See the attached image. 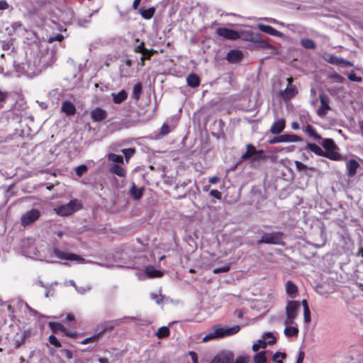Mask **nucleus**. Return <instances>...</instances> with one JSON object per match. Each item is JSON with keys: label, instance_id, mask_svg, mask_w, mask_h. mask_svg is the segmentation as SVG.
<instances>
[{"label": "nucleus", "instance_id": "obj_59", "mask_svg": "<svg viewBox=\"0 0 363 363\" xmlns=\"http://www.w3.org/2000/svg\"><path fill=\"white\" fill-rule=\"evenodd\" d=\"M30 250H31V252H30V253H29L28 255H26V256L30 257H33V258L38 259V254H37V252H36V249H35V247H30Z\"/></svg>", "mask_w": 363, "mask_h": 363}, {"label": "nucleus", "instance_id": "obj_8", "mask_svg": "<svg viewBox=\"0 0 363 363\" xmlns=\"http://www.w3.org/2000/svg\"><path fill=\"white\" fill-rule=\"evenodd\" d=\"M319 98H320V106L317 110V114L320 117H323L328 113V111L330 109V107L329 105L330 99L325 94H320Z\"/></svg>", "mask_w": 363, "mask_h": 363}, {"label": "nucleus", "instance_id": "obj_14", "mask_svg": "<svg viewBox=\"0 0 363 363\" xmlns=\"http://www.w3.org/2000/svg\"><path fill=\"white\" fill-rule=\"evenodd\" d=\"M246 147L247 151L241 157L242 160L250 159L257 153H264L262 150H257L252 144H247Z\"/></svg>", "mask_w": 363, "mask_h": 363}, {"label": "nucleus", "instance_id": "obj_18", "mask_svg": "<svg viewBox=\"0 0 363 363\" xmlns=\"http://www.w3.org/2000/svg\"><path fill=\"white\" fill-rule=\"evenodd\" d=\"M62 111L67 116H72L76 112L75 106L69 101H66L62 103Z\"/></svg>", "mask_w": 363, "mask_h": 363}, {"label": "nucleus", "instance_id": "obj_17", "mask_svg": "<svg viewBox=\"0 0 363 363\" xmlns=\"http://www.w3.org/2000/svg\"><path fill=\"white\" fill-rule=\"evenodd\" d=\"M144 189L143 187H137L136 185L133 183L130 189V194L135 200H139L143 195Z\"/></svg>", "mask_w": 363, "mask_h": 363}, {"label": "nucleus", "instance_id": "obj_64", "mask_svg": "<svg viewBox=\"0 0 363 363\" xmlns=\"http://www.w3.org/2000/svg\"><path fill=\"white\" fill-rule=\"evenodd\" d=\"M342 64L345 65V66H349V67L353 66V64L351 62L347 61V60H345L343 58L340 59V65H342Z\"/></svg>", "mask_w": 363, "mask_h": 363}, {"label": "nucleus", "instance_id": "obj_55", "mask_svg": "<svg viewBox=\"0 0 363 363\" xmlns=\"http://www.w3.org/2000/svg\"><path fill=\"white\" fill-rule=\"evenodd\" d=\"M60 352L65 355L68 359H71L73 357L72 352L67 350V349H63L60 350Z\"/></svg>", "mask_w": 363, "mask_h": 363}, {"label": "nucleus", "instance_id": "obj_37", "mask_svg": "<svg viewBox=\"0 0 363 363\" xmlns=\"http://www.w3.org/2000/svg\"><path fill=\"white\" fill-rule=\"evenodd\" d=\"M286 354L284 352H277L274 354L272 357L273 361L276 363H283V359H286Z\"/></svg>", "mask_w": 363, "mask_h": 363}, {"label": "nucleus", "instance_id": "obj_2", "mask_svg": "<svg viewBox=\"0 0 363 363\" xmlns=\"http://www.w3.org/2000/svg\"><path fill=\"white\" fill-rule=\"evenodd\" d=\"M240 327L235 325L230 328L223 327L221 325H216L213 328V330L207 334L203 338V342H208L212 340L223 338L228 336H231L239 332Z\"/></svg>", "mask_w": 363, "mask_h": 363}, {"label": "nucleus", "instance_id": "obj_34", "mask_svg": "<svg viewBox=\"0 0 363 363\" xmlns=\"http://www.w3.org/2000/svg\"><path fill=\"white\" fill-rule=\"evenodd\" d=\"M264 340H266L267 342V345H272L276 342L277 339L274 336V334L272 332H266L263 334L262 336Z\"/></svg>", "mask_w": 363, "mask_h": 363}, {"label": "nucleus", "instance_id": "obj_51", "mask_svg": "<svg viewBox=\"0 0 363 363\" xmlns=\"http://www.w3.org/2000/svg\"><path fill=\"white\" fill-rule=\"evenodd\" d=\"M304 322L308 323L311 321V312L309 308L303 310Z\"/></svg>", "mask_w": 363, "mask_h": 363}, {"label": "nucleus", "instance_id": "obj_57", "mask_svg": "<svg viewBox=\"0 0 363 363\" xmlns=\"http://www.w3.org/2000/svg\"><path fill=\"white\" fill-rule=\"evenodd\" d=\"M210 195L217 199H220L222 194L218 190H212L210 191Z\"/></svg>", "mask_w": 363, "mask_h": 363}, {"label": "nucleus", "instance_id": "obj_44", "mask_svg": "<svg viewBox=\"0 0 363 363\" xmlns=\"http://www.w3.org/2000/svg\"><path fill=\"white\" fill-rule=\"evenodd\" d=\"M251 159L255 162H261L266 160L267 156L264 153H257Z\"/></svg>", "mask_w": 363, "mask_h": 363}, {"label": "nucleus", "instance_id": "obj_5", "mask_svg": "<svg viewBox=\"0 0 363 363\" xmlns=\"http://www.w3.org/2000/svg\"><path fill=\"white\" fill-rule=\"evenodd\" d=\"M281 240L282 233L280 232L267 233H264L261 239L257 241V243L278 245L281 242Z\"/></svg>", "mask_w": 363, "mask_h": 363}, {"label": "nucleus", "instance_id": "obj_10", "mask_svg": "<svg viewBox=\"0 0 363 363\" xmlns=\"http://www.w3.org/2000/svg\"><path fill=\"white\" fill-rule=\"evenodd\" d=\"M288 84L286 88L281 92L284 99H288L294 96L297 94L296 87L292 84V78L289 77L286 79Z\"/></svg>", "mask_w": 363, "mask_h": 363}, {"label": "nucleus", "instance_id": "obj_33", "mask_svg": "<svg viewBox=\"0 0 363 363\" xmlns=\"http://www.w3.org/2000/svg\"><path fill=\"white\" fill-rule=\"evenodd\" d=\"M155 11V9L154 7H151L147 9H144L143 8H142L141 15L145 19H150L153 16Z\"/></svg>", "mask_w": 363, "mask_h": 363}, {"label": "nucleus", "instance_id": "obj_47", "mask_svg": "<svg viewBox=\"0 0 363 363\" xmlns=\"http://www.w3.org/2000/svg\"><path fill=\"white\" fill-rule=\"evenodd\" d=\"M49 342H50V343L51 345H54L56 347H61V343L57 339V337L55 335H51L49 336Z\"/></svg>", "mask_w": 363, "mask_h": 363}, {"label": "nucleus", "instance_id": "obj_26", "mask_svg": "<svg viewBox=\"0 0 363 363\" xmlns=\"http://www.w3.org/2000/svg\"><path fill=\"white\" fill-rule=\"evenodd\" d=\"M145 274L149 277H160L162 275V273L160 271L157 270L152 266L146 267Z\"/></svg>", "mask_w": 363, "mask_h": 363}, {"label": "nucleus", "instance_id": "obj_19", "mask_svg": "<svg viewBox=\"0 0 363 363\" xmlns=\"http://www.w3.org/2000/svg\"><path fill=\"white\" fill-rule=\"evenodd\" d=\"M186 83L192 88L197 87L200 84V78L196 74L191 73L186 77Z\"/></svg>", "mask_w": 363, "mask_h": 363}, {"label": "nucleus", "instance_id": "obj_13", "mask_svg": "<svg viewBox=\"0 0 363 363\" xmlns=\"http://www.w3.org/2000/svg\"><path fill=\"white\" fill-rule=\"evenodd\" d=\"M242 52L238 50H232L228 52L226 59L230 63H237L242 60Z\"/></svg>", "mask_w": 363, "mask_h": 363}, {"label": "nucleus", "instance_id": "obj_43", "mask_svg": "<svg viewBox=\"0 0 363 363\" xmlns=\"http://www.w3.org/2000/svg\"><path fill=\"white\" fill-rule=\"evenodd\" d=\"M230 267L229 264H225L224 266L216 267V268L213 269V272L214 274L227 272H228L230 270Z\"/></svg>", "mask_w": 363, "mask_h": 363}, {"label": "nucleus", "instance_id": "obj_27", "mask_svg": "<svg viewBox=\"0 0 363 363\" xmlns=\"http://www.w3.org/2000/svg\"><path fill=\"white\" fill-rule=\"evenodd\" d=\"M284 333L286 337H296L298 333V328L294 326H286L284 329Z\"/></svg>", "mask_w": 363, "mask_h": 363}, {"label": "nucleus", "instance_id": "obj_38", "mask_svg": "<svg viewBox=\"0 0 363 363\" xmlns=\"http://www.w3.org/2000/svg\"><path fill=\"white\" fill-rule=\"evenodd\" d=\"M322 146L326 150H333L335 147V143L332 139H323Z\"/></svg>", "mask_w": 363, "mask_h": 363}, {"label": "nucleus", "instance_id": "obj_53", "mask_svg": "<svg viewBox=\"0 0 363 363\" xmlns=\"http://www.w3.org/2000/svg\"><path fill=\"white\" fill-rule=\"evenodd\" d=\"M304 357H305L304 352L302 351V350H299L298 352V354H297V357H296V363H303V359H304Z\"/></svg>", "mask_w": 363, "mask_h": 363}, {"label": "nucleus", "instance_id": "obj_52", "mask_svg": "<svg viewBox=\"0 0 363 363\" xmlns=\"http://www.w3.org/2000/svg\"><path fill=\"white\" fill-rule=\"evenodd\" d=\"M348 79L352 81V82H362V78L361 77H357L356 76L355 74H354L353 72H351L349 75H348Z\"/></svg>", "mask_w": 363, "mask_h": 363}, {"label": "nucleus", "instance_id": "obj_4", "mask_svg": "<svg viewBox=\"0 0 363 363\" xmlns=\"http://www.w3.org/2000/svg\"><path fill=\"white\" fill-rule=\"evenodd\" d=\"M299 303L296 301H290L286 306V318L284 323L286 325L293 324L294 319L297 317L298 311L299 309Z\"/></svg>", "mask_w": 363, "mask_h": 363}, {"label": "nucleus", "instance_id": "obj_12", "mask_svg": "<svg viewBox=\"0 0 363 363\" xmlns=\"http://www.w3.org/2000/svg\"><path fill=\"white\" fill-rule=\"evenodd\" d=\"M285 120L283 118H280L273 123V124L271 126L270 131L272 134L278 135L283 131V130L285 128Z\"/></svg>", "mask_w": 363, "mask_h": 363}, {"label": "nucleus", "instance_id": "obj_3", "mask_svg": "<svg viewBox=\"0 0 363 363\" xmlns=\"http://www.w3.org/2000/svg\"><path fill=\"white\" fill-rule=\"evenodd\" d=\"M82 203L77 199L71 200L68 203L55 208V213L61 216H68L82 208Z\"/></svg>", "mask_w": 363, "mask_h": 363}, {"label": "nucleus", "instance_id": "obj_30", "mask_svg": "<svg viewBox=\"0 0 363 363\" xmlns=\"http://www.w3.org/2000/svg\"><path fill=\"white\" fill-rule=\"evenodd\" d=\"M301 45L306 49H315L316 47L315 43L309 38L302 39L301 40Z\"/></svg>", "mask_w": 363, "mask_h": 363}, {"label": "nucleus", "instance_id": "obj_42", "mask_svg": "<svg viewBox=\"0 0 363 363\" xmlns=\"http://www.w3.org/2000/svg\"><path fill=\"white\" fill-rule=\"evenodd\" d=\"M121 152L125 157L126 161L128 162V159L134 155L135 150L133 148H125V149H123L121 150Z\"/></svg>", "mask_w": 363, "mask_h": 363}, {"label": "nucleus", "instance_id": "obj_1", "mask_svg": "<svg viewBox=\"0 0 363 363\" xmlns=\"http://www.w3.org/2000/svg\"><path fill=\"white\" fill-rule=\"evenodd\" d=\"M44 258L48 262L51 263L55 262L57 261H77L79 263L86 262V260L79 255L62 251L60 250L55 245H53L47 249V252L45 253Z\"/></svg>", "mask_w": 363, "mask_h": 363}, {"label": "nucleus", "instance_id": "obj_50", "mask_svg": "<svg viewBox=\"0 0 363 363\" xmlns=\"http://www.w3.org/2000/svg\"><path fill=\"white\" fill-rule=\"evenodd\" d=\"M75 289H76V291H77L78 294H84L86 292L90 291L91 288L89 286H80V287L77 286L75 288Z\"/></svg>", "mask_w": 363, "mask_h": 363}, {"label": "nucleus", "instance_id": "obj_49", "mask_svg": "<svg viewBox=\"0 0 363 363\" xmlns=\"http://www.w3.org/2000/svg\"><path fill=\"white\" fill-rule=\"evenodd\" d=\"M154 52H155L154 50H148V52L147 53H145V55L142 54V57L140 58L141 65H144L145 60H149Z\"/></svg>", "mask_w": 363, "mask_h": 363}, {"label": "nucleus", "instance_id": "obj_23", "mask_svg": "<svg viewBox=\"0 0 363 363\" xmlns=\"http://www.w3.org/2000/svg\"><path fill=\"white\" fill-rule=\"evenodd\" d=\"M110 172L120 177H124L126 175L125 169L117 164H113L110 166Z\"/></svg>", "mask_w": 363, "mask_h": 363}, {"label": "nucleus", "instance_id": "obj_7", "mask_svg": "<svg viewBox=\"0 0 363 363\" xmlns=\"http://www.w3.org/2000/svg\"><path fill=\"white\" fill-rule=\"evenodd\" d=\"M234 354L230 350L219 352L212 359L211 363H233Z\"/></svg>", "mask_w": 363, "mask_h": 363}, {"label": "nucleus", "instance_id": "obj_29", "mask_svg": "<svg viewBox=\"0 0 363 363\" xmlns=\"http://www.w3.org/2000/svg\"><path fill=\"white\" fill-rule=\"evenodd\" d=\"M143 86L141 83H137L133 89V96L136 101H139L142 94Z\"/></svg>", "mask_w": 363, "mask_h": 363}, {"label": "nucleus", "instance_id": "obj_46", "mask_svg": "<svg viewBox=\"0 0 363 363\" xmlns=\"http://www.w3.org/2000/svg\"><path fill=\"white\" fill-rule=\"evenodd\" d=\"M134 51L138 53L145 54L148 52V50L144 47V43H141L140 45L134 48Z\"/></svg>", "mask_w": 363, "mask_h": 363}, {"label": "nucleus", "instance_id": "obj_24", "mask_svg": "<svg viewBox=\"0 0 363 363\" xmlns=\"http://www.w3.org/2000/svg\"><path fill=\"white\" fill-rule=\"evenodd\" d=\"M281 143H294L302 140L299 136L294 134H283L281 135Z\"/></svg>", "mask_w": 363, "mask_h": 363}, {"label": "nucleus", "instance_id": "obj_22", "mask_svg": "<svg viewBox=\"0 0 363 363\" xmlns=\"http://www.w3.org/2000/svg\"><path fill=\"white\" fill-rule=\"evenodd\" d=\"M286 291L291 298H294L298 291L296 285L291 281H287L286 283Z\"/></svg>", "mask_w": 363, "mask_h": 363}, {"label": "nucleus", "instance_id": "obj_40", "mask_svg": "<svg viewBox=\"0 0 363 363\" xmlns=\"http://www.w3.org/2000/svg\"><path fill=\"white\" fill-rule=\"evenodd\" d=\"M101 336V333L95 334L91 337H89L82 341H81V344L85 345L89 342H96L99 340V337Z\"/></svg>", "mask_w": 363, "mask_h": 363}, {"label": "nucleus", "instance_id": "obj_54", "mask_svg": "<svg viewBox=\"0 0 363 363\" xmlns=\"http://www.w3.org/2000/svg\"><path fill=\"white\" fill-rule=\"evenodd\" d=\"M333 81L338 83H341L343 81V77L337 73H334L330 76Z\"/></svg>", "mask_w": 363, "mask_h": 363}, {"label": "nucleus", "instance_id": "obj_35", "mask_svg": "<svg viewBox=\"0 0 363 363\" xmlns=\"http://www.w3.org/2000/svg\"><path fill=\"white\" fill-rule=\"evenodd\" d=\"M254 361L255 363H267L265 352L262 351L256 354L255 356L254 357Z\"/></svg>", "mask_w": 363, "mask_h": 363}, {"label": "nucleus", "instance_id": "obj_20", "mask_svg": "<svg viewBox=\"0 0 363 363\" xmlns=\"http://www.w3.org/2000/svg\"><path fill=\"white\" fill-rule=\"evenodd\" d=\"M49 327L55 333H57V332H62L65 333L66 335L72 336V334L67 333L65 328L60 323L50 322Z\"/></svg>", "mask_w": 363, "mask_h": 363}, {"label": "nucleus", "instance_id": "obj_15", "mask_svg": "<svg viewBox=\"0 0 363 363\" xmlns=\"http://www.w3.org/2000/svg\"><path fill=\"white\" fill-rule=\"evenodd\" d=\"M257 28L261 31L266 33L267 34H269L271 35H273V36L281 37L283 35V34L280 31L276 30L273 27L268 26V25L259 24V25H257Z\"/></svg>", "mask_w": 363, "mask_h": 363}, {"label": "nucleus", "instance_id": "obj_25", "mask_svg": "<svg viewBox=\"0 0 363 363\" xmlns=\"http://www.w3.org/2000/svg\"><path fill=\"white\" fill-rule=\"evenodd\" d=\"M303 131L306 133L310 137H312L315 140H321V137L318 135L316 131L314 130L312 125H307L304 128H303Z\"/></svg>", "mask_w": 363, "mask_h": 363}, {"label": "nucleus", "instance_id": "obj_31", "mask_svg": "<svg viewBox=\"0 0 363 363\" xmlns=\"http://www.w3.org/2000/svg\"><path fill=\"white\" fill-rule=\"evenodd\" d=\"M169 335V330L167 326L160 327L156 333V335L159 339L167 337Z\"/></svg>", "mask_w": 363, "mask_h": 363}, {"label": "nucleus", "instance_id": "obj_9", "mask_svg": "<svg viewBox=\"0 0 363 363\" xmlns=\"http://www.w3.org/2000/svg\"><path fill=\"white\" fill-rule=\"evenodd\" d=\"M216 33L220 37L227 40H235L240 38L239 33L234 30L227 28H218L216 29Z\"/></svg>", "mask_w": 363, "mask_h": 363}, {"label": "nucleus", "instance_id": "obj_36", "mask_svg": "<svg viewBox=\"0 0 363 363\" xmlns=\"http://www.w3.org/2000/svg\"><path fill=\"white\" fill-rule=\"evenodd\" d=\"M323 156H325L332 160H338L340 157V155L333 150H326Z\"/></svg>", "mask_w": 363, "mask_h": 363}, {"label": "nucleus", "instance_id": "obj_21", "mask_svg": "<svg viewBox=\"0 0 363 363\" xmlns=\"http://www.w3.org/2000/svg\"><path fill=\"white\" fill-rule=\"evenodd\" d=\"M111 96L115 104H121L127 99L128 94L126 91L123 89L120 91L118 93L113 92L111 94Z\"/></svg>", "mask_w": 363, "mask_h": 363}, {"label": "nucleus", "instance_id": "obj_41", "mask_svg": "<svg viewBox=\"0 0 363 363\" xmlns=\"http://www.w3.org/2000/svg\"><path fill=\"white\" fill-rule=\"evenodd\" d=\"M250 40L251 42H254V43H261L262 47H265L267 45V42H265L264 40H261L260 38H259V35L257 33V34H254V33L251 34Z\"/></svg>", "mask_w": 363, "mask_h": 363}, {"label": "nucleus", "instance_id": "obj_32", "mask_svg": "<svg viewBox=\"0 0 363 363\" xmlns=\"http://www.w3.org/2000/svg\"><path fill=\"white\" fill-rule=\"evenodd\" d=\"M108 160L112 161L113 162L118 164H123V158L122 156L119 155H116L114 153H109L108 155Z\"/></svg>", "mask_w": 363, "mask_h": 363}, {"label": "nucleus", "instance_id": "obj_56", "mask_svg": "<svg viewBox=\"0 0 363 363\" xmlns=\"http://www.w3.org/2000/svg\"><path fill=\"white\" fill-rule=\"evenodd\" d=\"M295 165L296 169L300 172L307 169V166L306 164L298 161H295Z\"/></svg>", "mask_w": 363, "mask_h": 363}, {"label": "nucleus", "instance_id": "obj_39", "mask_svg": "<svg viewBox=\"0 0 363 363\" xmlns=\"http://www.w3.org/2000/svg\"><path fill=\"white\" fill-rule=\"evenodd\" d=\"M267 345V342L264 340H259L257 343H255L252 345V350L254 352L258 351L261 347L265 348Z\"/></svg>", "mask_w": 363, "mask_h": 363}, {"label": "nucleus", "instance_id": "obj_11", "mask_svg": "<svg viewBox=\"0 0 363 363\" xmlns=\"http://www.w3.org/2000/svg\"><path fill=\"white\" fill-rule=\"evenodd\" d=\"M90 116L94 122H100L107 118V112L106 110L97 107L91 111Z\"/></svg>", "mask_w": 363, "mask_h": 363}, {"label": "nucleus", "instance_id": "obj_60", "mask_svg": "<svg viewBox=\"0 0 363 363\" xmlns=\"http://www.w3.org/2000/svg\"><path fill=\"white\" fill-rule=\"evenodd\" d=\"M281 143V135L276 136L269 140V144H275V143Z\"/></svg>", "mask_w": 363, "mask_h": 363}, {"label": "nucleus", "instance_id": "obj_61", "mask_svg": "<svg viewBox=\"0 0 363 363\" xmlns=\"http://www.w3.org/2000/svg\"><path fill=\"white\" fill-rule=\"evenodd\" d=\"M152 298L157 303H160L162 301V296L161 294H152Z\"/></svg>", "mask_w": 363, "mask_h": 363}, {"label": "nucleus", "instance_id": "obj_28", "mask_svg": "<svg viewBox=\"0 0 363 363\" xmlns=\"http://www.w3.org/2000/svg\"><path fill=\"white\" fill-rule=\"evenodd\" d=\"M306 145H307V147H308V149L311 152L316 154L317 155L323 156L324 155V151L318 145H316L315 143H307Z\"/></svg>", "mask_w": 363, "mask_h": 363}, {"label": "nucleus", "instance_id": "obj_45", "mask_svg": "<svg viewBox=\"0 0 363 363\" xmlns=\"http://www.w3.org/2000/svg\"><path fill=\"white\" fill-rule=\"evenodd\" d=\"M86 171L87 167L84 164L78 166L75 170L76 174L79 177H82L85 172H86Z\"/></svg>", "mask_w": 363, "mask_h": 363}, {"label": "nucleus", "instance_id": "obj_6", "mask_svg": "<svg viewBox=\"0 0 363 363\" xmlns=\"http://www.w3.org/2000/svg\"><path fill=\"white\" fill-rule=\"evenodd\" d=\"M40 211L35 208L26 211L21 218L22 225L26 226L32 224L40 217Z\"/></svg>", "mask_w": 363, "mask_h": 363}, {"label": "nucleus", "instance_id": "obj_63", "mask_svg": "<svg viewBox=\"0 0 363 363\" xmlns=\"http://www.w3.org/2000/svg\"><path fill=\"white\" fill-rule=\"evenodd\" d=\"M189 355L191 358V360L193 362V363H198V361H197V354L196 352H193V351H190L189 352Z\"/></svg>", "mask_w": 363, "mask_h": 363}, {"label": "nucleus", "instance_id": "obj_62", "mask_svg": "<svg viewBox=\"0 0 363 363\" xmlns=\"http://www.w3.org/2000/svg\"><path fill=\"white\" fill-rule=\"evenodd\" d=\"M169 133V128L167 125H166L165 123L162 125V128H161V132L160 133L163 135H167V133Z\"/></svg>", "mask_w": 363, "mask_h": 363}, {"label": "nucleus", "instance_id": "obj_48", "mask_svg": "<svg viewBox=\"0 0 363 363\" xmlns=\"http://www.w3.org/2000/svg\"><path fill=\"white\" fill-rule=\"evenodd\" d=\"M340 57L331 55H330L328 62H330V64L340 65Z\"/></svg>", "mask_w": 363, "mask_h": 363}, {"label": "nucleus", "instance_id": "obj_58", "mask_svg": "<svg viewBox=\"0 0 363 363\" xmlns=\"http://www.w3.org/2000/svg\"><path fill=\"white\" fill-rule=\"evenodd\" d=\"M9 8V4L5 0H0V13Z\"/></svg>", "mask_w": 363, "mask_h": 363}, {"label": "nucleus", "instance_id": "obj_16", "mask_svg": "<svg viewBox=\"0 0 363 363\" xmlns=\"http://www.w3.org/2000/svg\"><path fill=\"white\" fill-rule=\"evenodd\" d=\"M359 167V164L355 160L351 159L346 163L347 175L350 177L354 176L357 173V169Z\"/></svg>", "mask_w": 363, "mask_h": 363}]
</instances>
